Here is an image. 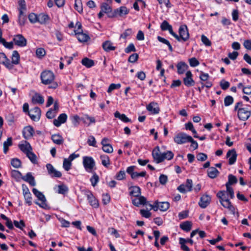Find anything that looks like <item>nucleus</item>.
<instances>
[{"label":"nucleus","instance_id":"obj_42","mask_svg":"<svg viewBox=\"0 0 251 251\" xmlns=\"http://www.w3.org/2000/svg\"><path fill=\"white\" fill-rule=\"evenodd\" d=\"M32 101L34 103L43 104L44 102V100L43 97L36 94L32 97Z\"/></svg>","mask_w":251,"mask_h":251},{"label":"nucleus","instance_id":"obj_58","mask_svg":"<svg viewBox=\"0 0 251 251\" xmlns=\"http://www.w3.org/2000/svg\"><path fill=\"white\" fill-rule=\"evenodd\" d=\"M132 31L131 28L126 29L124 32L120 35L121 38L126 39L128 36L132 34Z\"/></svg>","mask_w":251,"mask_h":251},{"label":"nucleus","instance_id":"obj_35","mask_svg":"<svg viewBox=\"0 0 251 251\" xmlns=\"http://www.w3.org/2000/svg\"><path fill=\"white\" fill-rule=\"evenodd\" d=\"M219 173V171L215 167H210L207 170L208 176L211 178H215L218 175Z\"/></svg>","mask_w":251,"mask_h":251},{"label":"nucleus","instance_id":"obj_5","mask_svg":"<svg viewBox=\"0 0 251 251\" xmlns=\"http://www.w3.org/2000/svg\"><path fill=\"white\" fill-rule=\"evenodd\" d=\"M83 165L87 172L93 173L95 166V162L92 157L84 156L83 157Z\"/></svg>","mask_w":251,"mask_h":251},{"label":"nucleus","instance_id":"obj_31","mask_svg":"<svg viewBox=\"0 0 251 251\" xmlns=\"http://www.w3.org/2000/svg\"><path fill=\"white\" fill-rule=\"evenodd\" d=\"M132 203L136 206H139L141 204L145 205L147 204V199L143 196H139L132 200Z\"/></svg>","mask_w":251,"mask_h":251},{"label":"nucleus","instance_id":"obj_62","mask_svg":"<svg viewBox=\"0 0 251 251\" xmlns=\"http://www.w3.org/2000/svg\"><path fill=\"white\" fill-rule=\"evenodd\" d=\"M190 65L191 67H195L198 66L200 64L199 61L195 57L190 58L189 59Z\"/></svg>","mask_w":251,"mask_h":251},{"label":"nucleus","instance_id":"obj_10","mask_svg":"<svg viewBox=\"0 0 251 251\" xmlns=\"http://www.w3.org/2000/svg\"><path fill=\"white\" fill-rule=\"evenodd\" d=\"M46 167L48 174L51 177L59 178L62 176V173L60 171L56 170L51 164H47L46 165Z\"/></svg>","mask_w":251,"mask_h":251},{"label":"nucleus","instance_id":"obj_48","mask_svg":"<svg viewBox=\"0 0 251 251\" xmlns=\"http://www.w3.org/2000/svg\"><path fill=\"white\" fill-rule=\"evenodd\" d=\"M72 165L71 161L67 158H64L63 163V167L65 170L68 171Z\"/></svg>","mask_w":251,"mask_h":251},{"label":"nucleus","instance_id":"obj_1","mask_svg":"<svg viewBox=\"0 0 251 251\" xmlns=\"http://www.w3.org/2000/svg\"><path fill=\"white\" fill-rule=\"evenodd\" d=\"M152 155L155 162L158 164L163 162L165 159L168 160L172 159L174 154L171 151H167L161 153L159 147L157 146L153 150Z\"/></svg>","mask_w":251,"mask_h":251},{"label":"nucleus","instance_id":"obj_26","mask_svg":"<svg viewBox=\"0 0 251 251\" xmlns=\"http://www.w3.org/2000/svg\"><path fill=\"white\" fill-rule=\"evenodd\" d=\"M129 12V9L126 6H121L119 8H117L114 10L113 16H116L119 15L120 16H123V15H127Z\"/></svg>","mask_w":251,"mask_h":251},{"label":"nucleus","instance_id":"obj_52","mask_svg":"<svg viewBox=\"0 0 251 251\" xmlns=\"http://www.w3.org/2000/svg\"><path fill=\"white\" fill-rule=\"evenodd\" d=\"M26 155L33 163H37L36 156L32 151L26 153Z\"/></svg>","mask_w":251,"mask_h":251},{"label":"nucleus","instance_id":"obj_23","mask_svg":"<svg viewBox=\"0 0 251 251\" xmlns=\"http://www.w3.org/2000/svg\"><path fill=\"white\" fill-rule=\"evenodd\" d=\"M67 119V116L65 113H62L59 115L57 119L53 120V124L55 126L59 127L62 124L66 122Z\"/></svg>","mask_w":251,"mask_h":251},{"label":"nucleus","instance_id":"obj_59","mask_svg":"<svg viewBox=\"0 0 251 251\" xmlns=\"http://www.w3.org/2000/svg\"><path fill=\"white\" fill-rule=\"evenodd\" d=\"M2 44L6 48L8 49H12L13 48V42H7L4 39L0 43Z\"/></svg>","mask_w":251,"mask_h":251},{"label":"nucleus","instance_id":"obj_11","mask_svg":"<svg viewBox=\"0 0 251 251\" xmlns=\"http://www.w3.org/2000/svg\"><path fill=\"white\" fill-rule=\"evenodd\" d=\"M13 41L16 45L21 47L25 46L27 43L26 39L22 34L15 35Z\"/></svg>","mask_w":251,"mask_h":251},{"label":"nucleus","instance_id":"obj_25","mask_svg":"<svg viewBox=\"0 0 251 251\" xmlns=\"http://www.w3.org/2000/svg\"><path fill=\"white\" fill-rule=\"evenodd\" d=\"M23 194L24 196V198L26 202L28 203L29 205H31L32 204V198L31 194L30 193L27 187L25 185H23Z\"/></svg>","mask_w":251,"mask_h":251},{"label":"nucleus","instance_id":"obj_57","mask_svg":"<svg viewBox=\"0 0 251 251\" xmlns=\"http://www.w3.org/2000/svg\"><path fill=\"white\" fill-rule=\"evenodd\" d=\"M233 102V98L230 96H226L224 100L225 106H227L231 105Z\"/></svg>","mask_w":251,"mask_h":251},{"label":"nucleus","instance_id":"obj_49","mask_svg":"<svg viewBox=\"0 0 251 251\" xmlns=\"http://www.w3.org/2000/svg\"><path fill=\"white\" fill-rule=\"evenodd\" d=\"M75 8L79 13L82 12L83 8L81 0H75Z\"/></svg>","mask_w":251,"mask_h":251},{"label":"nucleus","instance_id":"obj_61","mask_svg":"<svg viewBox=\"0 0 251 251\" xmlns=\"http://www.w3.org/2000/svg\"><path fill=\"white\" fill-rule=\"evenodd\" d=\"M188 142L191 143V147L194 150H195L198 149V143L196 141H195L191 136L188 141Z\"/></svg>","mask_w":251,"mask_h":251},{"label":"nucleus","instance_id":"obj_30","mask_svg":"<svg viewBox=\"0 0 251 251\" xmlns=\"http://www.w3.org/2000/svg\"><path fill=\"white\" fill-rule=\"evenodd\" d=\"M129 195L135 197H138L141 195V189L137 186H133L129 188Z\"/></svg>","mask_w":251,"mask_h":251},{"label":"nucleus","instance_id":"obj_18","mask_svg":"<svg viewBox=\"0 0 251 251\" xmlns=\"http://www.w3.org/2000/svg\"><path fill=\"white\" fill-rule=\"evenodd\" d=\"M75 32L77 36V39L80 42H87L90 38L87 34L82 32V29H75Z\"/></svg>","mask_w":251,"mask_h":251},{"label":"nucleus","instance_id":"obj_37","mask_svg":"<svg viewBox=\"0 0 251 251\" xmlns=\"http://www.w3.org/2000/svg\"><path fill=\"white\" fill-rule=\"evenodd\" d=\"M192 224L190 221H185L180 225V227L183 230L188 232L192 228Z\"/></svg>","mask_w":251,"mask_h":251},{"label":"nucleus","instance_id":"obj_53","mask_svg":"<svg viewBox=\"0 0 251 251\" xmlns=\"http://www.w3.org/2000/svg\"><path fill=\"white\" fill-rule=\"evenodd\" d=\"M220 86L223 90H226L229 88L230 83L225 79H222L220 82Z\"/></svg>","mask_w":251,"mask_h":251},{"label":"nucleus","instance_id":"obj_34","mask_svg":"<svg viewBox=\"0 0 251 251\" xmlns=\"http://www.w3.org/2000/svg\"><path fill=\"white\" fill-rule=\"evenodd\" d=\"M114 116L120 119L121 121L125 123L130 122L131 120L129 119L124 114H121L119 111H117L114 113Z\"/></svg>","mask_w":251,"mask_h":251},{"label":"nucleus","instance_id":"obj_27","mask_svg":"<svg viewBox=\"0 0 251 251\" xmlns=\"http://www.w3.org/2000/svg\"><path fill=\"white\" fill-rule=\"evenodd\" d=\"M22 179L25 181L29 183L32 186H34L36 185L34 177L32 176L31 173H27L25 176H22Z\"/></svg>","mask_w":251,"mask_h":251},{"label":"nucleus","instance_id":"obj_63","mask_svg":"<svg viewBox=\"0 0 251 251\" xmlns=\"http://www.w3.org/2000/svg\"><path fill=\"white\" fill-rule=\"evenodd\" d=\"M38 15H37L34 13H31L28 16L29 20L32 23H35L38 22Z\"/></svg>","mask_w":251,"mask_h":251},{"label":"nucleus","instance_id":"obj_7","mask_svg":"<svg viewBox=\"0 0 251 251\" xmlns=\"http://www.w3.org/2000/svg\"><path fill=\"white\" fill-rule=\"evenodd\" d=\"M136 168L135 166H131L127 168L126 172L127 174L130 175V176L133 179H137L139 177H144L146 175V172L143 171L140 173L134 172V170Z\"/></svg>","mask_w":251,"mask_h":251},{"label":"nucleus","instance_id":"obj_17","mask_svg":"<svg viewBox=\"0 0 251 251\" xmlns=\"http://www.w3.org/2000/svg\"><path fill=\"white\" fill-rule=\"evenodd\" d=\"M0 64H3L9 70L12 69L11 61L3 52H0Z\"/></svg>","mask_w":251,"mask_h":251},{"label":"nucleus","instance_id":"obj_47","mask_svg":"<svg viewBox=\"0 0 251 251\" xmlns=\"http://www.w3.org/2000/svg\"><path fill=\"white\" fill-rule=\"evenodd\" d=\"M100 8L105 13H108L112 11V8L107 3H102Z\"/></svg>","mask_w":251,"mask_h":251},{"label":"nucleus","instance_id":"obj_43","mask_svg":"<svg viewBox=\"0 0 251 251\" xmlns=\"http://www.w3.org/2000/svg\"><path fill=\"white\" fill-rule=\"evenodd\" d=\"M102 164L105 167H108L110 165V159L109 157L106 155H100Z\"/></svg>","mask_w":251,"mask_h":251},{"label":"nucleus","instance_id":"obj_44","mask_svg":"<svg viewBox=\"0 0 251 251\" xmlns=\"http://www.w3.org/2000/svg\"><path fill=\"white\" fill-rule=\"evenodd\" d=\"M228 182L226 185H228L229 186L232 184H236L237 182V179L236 176L231 174L228 175Z\"/></svg>","mask_w":251,"mask_h":251},{"label":"nucleus","instance_id":"obj_64","mask_svg":"<svg viewBox=\"0 0 251 251\" xmlns=\"http://www.w3.org/2000/svg\"><path fill=\"white\" fill-rule=\"evenodd\" d=\"M202 42L206 46H210L211 45V41L208 38L204 35H202L201 37Z\"/></svg>","mask_w":251,"mask_h":251},{"label":"nucleus","instance_id":"obj_55","mask_svg":"<svg viewBox=\"0 0 251 251\" xmlns=\"http://www.w3.org/2000/svg\"><path fill=\"white\" fill-rule=\"evenodd\" d=\"M13 223L16 227L20 229H22L25 226L23 220H20V222L14 220Z\"/></svg>","mask_w":251,"mask_h":251},{"label":"nucleus","instance_id":"obj_60","mask_svg":"<svg viewBox=\"0 0 251 251\" xmlns=\"http://www.w3.org/2000/svg\"><path fill=\"white\" fill-rule=\"evenodd\" d=\"M209 75L208 74L205 73L202 71H201L200 75V78L202 82L203 81H207L208 79H209Z\"/></svg>","mask_w":251,"mask_h":251},{"label":"nucleus","instance_id":"obj_13","mask_svg":"<svg viewBox=\"0 0 251 251\" xmlns=\"http://www.w3.org/2000/svg\"><path fill=\"white\" fill-rule=\"evenodd\" d=\"M193 75L190 71L186 72L185 77L183 78V83L187 87L193 86L195 85V82L193 80Z\"/></svg>","mask_w":251,"mask_h":251},{"label":"nucleus","instance_id":"obj_16","mask_svg":"<svg viewBox=\"0 0 251 251\" xmlns=\"http://www.w3.org/2000/svg\"><path fill=\"white\" fill-rule=\"evenodd\" d=\"M160 28L162 31L168 30L173 36H177V34L173 31L172 26L167 21L165 20L161 23Z\"/></svg>","mask_w":251,"mask_h":251},{"label":"nucleus","instance_id":"obj_21","mask_svg":"<svg viewBox=\"0 0 251 251\" xmlns=\"http://www.w3.org/2000/svg\"><path fill=\"white\" fill-rule=\"evenodd\" d=\"M147 109L152 114L159 113L160 109L156 102H151L147 106Z\"/></svg>","mask_w":251,"mask_h":251},{"label":"nucleus","instance_id":"obj_46","mask_svg":"<svg viewBox=\"0 0 251 251\" xmlns=\"http://www.w3.org/2000/svg\"><path fill=\"white\" fill-rule=\"evenodd\" d=\"M157 39L159 42L167 45L169 48V50H170V51H172L173 50V48L168 40L160 36H158Z\"/></svg>","mask_w":251,"mask_h":251},{"label":"nucleus","instance_id":"obj_56","mask_svg":"<svg viewBox=\"0 0 251 251\" xmlns=\"http://www.w3.org/2000/svg\"><path fill=\"white\" fill-rule=\"evenodd\" d=\"M126 178V173L124 171H119L115 176V178L118 180H122Z\"/></svg>","mask_w":251,"mask_h":251},{"label":"nucleus","instance_id":"obj_32","mask_svg":"<svg viewBox=\"0 0 251 251\" xmlns=\"http://www.w3.org/2000/svg\"><path fill=\"white\" fill-rule=\"evenodd\" d=\"M20 54L17 50H14L12 53L11 59L12 69L13 68L14 65H18L20 62Z\"/></svg>","mask_w":251,"mask_h":251},{"label":"nucleus","instance_id":"obj_6","mask_svg":"<svg viewBox=\"0 0 251 251\" xmlns=\"http://www.w3.org/2000/svg\"><path fill=\"white\" fill-rule=\"evenodd\" d=\"M149 205L155 211H157L158 209L165 211L169 208L170 203L167 201L159 202L156 201L153 204H149Z\"/></svg>","mask_w":251,"mask_h":251},{"label":"nucleus","instance_id":"obj_54","mask_svg":"<svg viewBox=\"0 0 251 251\" xmlns=\"http://www.w3.org/2000/svg\"><path fill=\"white\" fill-rule=\"evenodd\" d=\"M11 164L13 167L18 168L21 167V162L19 159L17 158H14L11 160Z\"/></svg>","mask_w":251,"mask_h":251},{"label":"nucleus","instance_id":"obj_36","mask_svg":"<svg viewBox=\"0 0 251 251\" xmlns=\"http://www.w3.org/2000/svg\"><path fill=\"white\" fill-rule=\"evenodd\" d=\"M102 48L106 51L114 50L116 48L112 46V43L109 41H106L102 44Z\"/></svg>","mask_w":251,"mask_h":251},{"label":"nucleus","instance_id":"obj_28","mask_svg":"<svg viewBox=\"0 0 251 251\" xmlns=\"http://www.w3.org/2000/svg\"><path fill=\"white\" fill-rule=\"evenodd\" d=\"M19 148L25 153L26 154L31 151L32 149L30 144L26 141L24 143L19 144Z\"/></svg>","mask_w":251,"mask_h":251},{"label":"nucleus","instance_id":"obj_15","mask_svg":"<svg viewBox=\"0 0 251 251\" xmlns=\"http://www.w3.org/2000/svg\"><path fill=\"white\" fill-rule=\"evenodd\" d=\"M220 202L223 207L228 209L233 214H235V207L228 199L226 198L224 200H220Z\"/></svg>","mask_w":251,"mask_h":251},{"label":"nucleus","instance_id":"obj_22","mask_svg":"<svg viewBox=\"0 0 251 251\" xmlns=\"http://www.w3.org/2000/svg\"><path fill=\"white\" fill-rule=\"evenodd\" d=\"M87 198L92 206L95 208H98L99 206V201L91 192H90L87 194Z\"/></svg>","mask_w":251,"mask_h":251},{"label":"nucleus","instance_id":"obj_3","mask_svg":"<svg viewBox=\"0 0 251 251\" xmlns=\"http://www.w3.org/2000/svg\"><path fill=\"white\" fill-rule=\"evenodd\" d=\"M242 106V102H237L235 106L234 110H238V117L239 119L246 121L248 120L251 115V109L248 107L239 108Z\"/></svg>","mask_w":251,"mask_h":251},{"label":"nucleus","instance_id":"obj_9","mask_svg":"<svg viewBox=\"0 0 251 251\" xmlns=\"http://www.w3.org/2000/svg\"><path fill=\"white\" fill-rule=\"evenodd\" d=\"M193 186V182L191 179H187L186 180V184H181L179 185L177 190L182 193H185L187 192H189L192 190Z\"/></svg>","mask_w":251,"mask_h":251},{"label":"nucleus","instance_id":"obj_20","mask_svg":"<svg viewBox=\"0 0 251 251\" xmlns=\"http://www.w3.org/2000/svg\"><path fill=\"white\" fill-rule=\"evenodd\" d=\"M210 201L211 197L208 195H204L201 197L199 205L201 207L205 208L210 203Z\"/></svg>","mask_w":251,"mask_h":251},{"label":"nucleus","instance_id":"obj_8","mask_svg":"<svg viewBox=\"0 0 251 251\" xmlns=\"http://www.w3.org/2000/svg\"><path fill=\"white\" fill-rule=\"evenodd\" d=\"M190 137L184 132H180L174 137V140L177 144H183L188 142Z\"/></svg>","mask_w":251,"mask_h":251},{"label":"nucleus","instance_id":"obj_40","mask_svg":"<svg viewBox=\"0 0 251 251\" xmlns=\"http://www.w3.org/2000/svg\"><path fill=\"white\" fill-rule=\"evenodd\" d=\"M12 145V137H9L7 138L6 141L3 143V152L6 154L8 151L9 147Z\"/></svg>","mask_w":251,"mask_h":251},{"label":"nucleus","instance_id":"obj_50","mask_svg":"<svg viewBox=\"0 0 251 251\" xmlns=\"http://www.w3.org/2000/svg\"><path fill=\"white\" fill-rule=\"evenodd\" d=\"M99 180V177L95 172L93 173V176L90 178V181L93 186H95Z\"/></svg>","mask_w":251,"mask_h":251},{"label":"nucleus","instance_id":"obj_38","mask_svg":"<svg viewBox=\"0 0 251 251\" xmlns=\"http://www.w3.org/2000/svg\"><path fill=\"white\" fill-rule=\"evenodd\" d=\"M49 17L48 15L41 13L38 15V22L41 24H45L49 20Z\"/></svg>","mask_w":251,"mask_h":251},{"label":"nucleus","instance_id":"obj_41","mask_svg":"<svg viewBox=\"0 0 251 251\" xmlns=\"http://www.w3.org/2000/svg\"><path fill=\"white\" fill-rule=\"evenodd\" d=\"M26 16L24 15V13L22 9H20L19 11V24L20 26H23L26 21Z\"/></svg>","mask_w":251,"mask_h":251},{"label":"nucleus","instance_id":"obj_39","mask_svg":"<svg viewBox=\"0 0 251 251\" xmlns=\"http://www.w3.org/2000/svg\"><path fill=\"white\" fill-rule=\"evenodd\" d=\"M81 63L83 65L87 68H90L94 65V61L87 57L84 58L82 60Z\"/></svg>","mask_w":251,"mask_h":251},{"label":"nucleus","instance_id":"obj_14","mask_svg":"<svg viewBox=\"0 0 251 251\" xmlns=\"http://www.w3.org/2000/svg\"><path fill=\"white\" fill-rule=\"evenodd\" d=\"M32 192L36 196L38 199L41 202V203H39L38 202H36V203L39 205L41 207H44V206L46 205V198L45 196L42 193L39 191L36 188H33L32 189Z\"/></svg>","mask_w":251,"mask_h":251},{"label":"nucleus","instance_id":"obj_24","mask_svg":"<svg viewBox=\"0 0 251 251\" xmlns=\"http://www.w3.org/2000/svg\"><path fill=\"white\" fill-rule=\"evenodd\" d=\"M237 156V153L234 149L228 151L226 154V157L229 158L228 163L229 165H232L236 162Z\"/></svg>","mask_w":251,"mask_h":251},{"label":"nucleus","instance_id":"obj_29","mask_svg":"<svg viewBox=\"0 0 251 251\" xmlns=\"http://www.w3.org/2000/svg\"><path fill=\"white\" fill-rule=\"evenodd\" d=\"M177 70V73L179 75H181L184 73V72L188 69V65L184 62H179L176 65Z\"/></svg>","mask_w":251,"mask_h":251},{"label":"nucleus","instance_id":"obj_33","mask_svg":"<svg viewBox=\"0 0 251 251\" xmlns=\"http://www.w3.org/2000/svg\"><path fill=\"white\" fill-rule=\"evenodd\" d=\"M53 142L57 145H61L64 142V139L59 134H55L51 136Z\"/></svg>","mask_w":251,"mask_h":251},{"label":"nucleus","instance_id":"obj_51","mask_svg":"<svg viewBox=\"0 0 251 251\" xmlns=\"http://www.w3.org/2000/svg\"><path fill=\"white\" fill-rule=\"evenodd\" d=\"M57 192L59 194H65L68 191V187L65 185H59L58 186Z\"/></svg>","mask_w":251,"mask_h":251},{"label":"nucleus","instance_id":"obj_4","mask_svg":"<svg viewBox=\"0 0 251 251\" xmlns=\"http://www.w3.org/2000/svg\"><path fill=\"white\" fill-rule=\"evenodd\" d=\"M179 35L174 37L178 41L185 42L189 38V33L187 26L185 25L180 26L178 30Z\"/></svg>","mask_w":251,"mask_h":251},{"label":"nucleus","instance_id":"obj_19","mask_svg":"<svg viewBox=\"0 0 251 251\" xmlns=\"http://www.w3.org/2000/svg\"><path fill=\"white\" fill-rule=\"evenodd\" d=\"M34 133V129L30 126L25 127L23 130V136L25 139H29L31 138L33 136Z\"/></svg>","mask_w":251,"mask_h":251},{"label":"nucleus","instance_id":"obj_2","mask_svg":"<svg viewBox=\"0 0 251 251\" xmlns=\"http://www.w3.org/2000/svg\"><path fill=\"white\" fill-rule=\"evenodd\" d=\"M41 82L45 85L51 84L50 88L55 89L58 86L57 83L54 82L55 76L52 72L45 70L40 75Z\"/></svg>","mask_w":251,"mask_h":251},{"label":"nucleus","instance_id":"obj_45","mask_svg":"<svg viewBox=\"0 0 251 251\" xmlns=\"http://www.w3.org/2000/svg\"><path fill=\"white\" fill-rule=\"evenodd\" d=\"M179 241L182 250L183 251H190L189 248L185 245L186 243V239L183 238H180Z\"/></svg>","mask_w":251,"mask_h":251},{"label":"nucleus","instance_id":"obj_12","mask_svg":"<svg viewBox=\"0 0 251 251\" xmlns=\"http://www.w3.org/2000/svg\"><path fill=\"white\" fill-rule=\"evenodd\" d=\"M41 113L40 109L38 107H35L28 112V115L33 121H38L40 118Z\"/></svg>","mask_w":251,"mask_h":251}]
</instances>
